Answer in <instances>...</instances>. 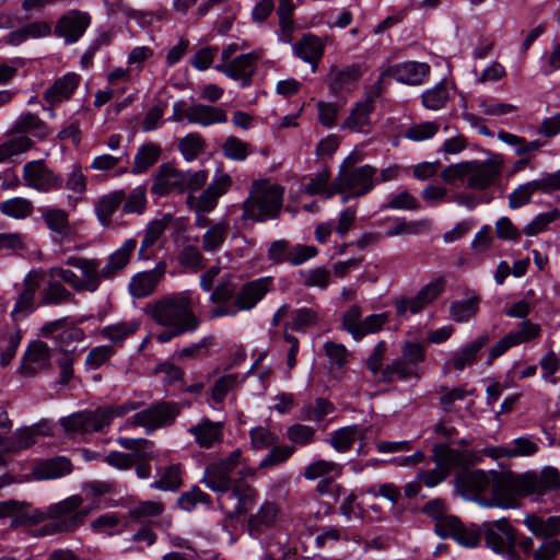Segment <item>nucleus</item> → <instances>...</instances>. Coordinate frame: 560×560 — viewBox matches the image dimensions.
<instances>
[{
	"mask_svg": "<svg viewBox=\"0 0 560 560\" xmlns=\"http://www.w3.org/2000/svg\"><path fill=\"white\" fill-rule=\"evenodd\" d=\"M37 433L38 429L35 427L16 430L11 436L4 438L3 453H18L31 447Z\"/></svg>",
	"mask_w": 560,
	"mask_h": 560,
	"instance_id": "c03bdc74",
	"label": "nucleus"
},
{
	"mask_svg": "<svg viewBox=\"0 0 560 560\" xmlns=\"http://www.w3.org/2000/svg\"><path fill=\"white\" fill-rule=\"evenodd\" d=\"M22 178L25 186L44 194L59 190L63 187L62 176L50 170L43 160L25 163Z\"/></svg>",
	"mask_w": 560,
	"mask_h": 560,
	"instance_id": "9b49d317",
	"label": "nucleus"
},
{
	"mask_svg": "<svg viewBox=\"0 0 560 560\" xmlns=\"http://www.w3.org/2000/svg\"><path fill=\"white\" fill-rule=\"evenodd\" d=\"M33 209V202L23 197H14L0 202V212L16 220L30 217Z\"/></svg>",
	"mask_w": 560,
	"mask_h": 560,
	"instance_id": "de8ad7c7",
	"label": "nucleus"
},
{
	"mask_svg": "<svg viewBox=\"0 0 560 560\" xmlns=\"http://www.w3.org/2000/svg\"><path fill=\"white\" fill-rule=\"evenodd\" d=\"M381 209L416 211L420 209V203L408 190H401L398 194L389 195Z\"/></svg>",
	"mask_w": 560,
	"mask_h": 560,
	"instance_id": "5fc2aeb1",
	"label": "nucleus"
},
{
	"mask_svg": "<svg viewBox=\"0 0 560 560\" xmlns=\"http://www.w3.org/2000/svg\"><path fill=\"white\" fill-rule=\"evenodd\" d=\"M81 82V77L74 72H68L57 79L44 92V98L50 105H57L68 101Z\"/></svg>",
	"mask_w": 560,
	"mask_h": 560,
	"instance_id": "b1692460",
	"label": "nucleus"
},
{
	"mask_svg": "<svg viewBox=\"0 0 560 560\" xmlns=\"http://www.w3.org/2000/svg\"><path fill=\"white\" fill-rule=\"evenodd\" d=\"M278 516V509L276 504L266 502L261 505L258 513L249 518V528L259 532L262 527L271 526Z\"/></svg>",
	"mask_w": 560,
	"mask_h": 560,
	"instance_id": "e2e57ef3",
	"label": "nucleus"
},
{
	"mask_svg": "<svg viewBox=\"0 0 560 560\" xmlns=\"http://www.w3.org/2000/svg\"><path fill=\"white\" fill-rule=\"evenodd\" d=\"M295 7L292 0H279L277 15L279 19V31L277 32L278 38L284 44H290L295 31L293 21V12Z\"/></svg>",
	"mask_w": 560,
	"mask_h": 560,
	"instance_id": "ea45409f",
	"label": "nucleus"
},
{
	"mask_svg": "<svg viewBox=\"0 0 560 560\" xmlns=\"http://www.w3.org/2000/svg\"><path fill=\"white\" fill-rule=\"evenodd\" d=\"M147 206V189L144 186L133 188L122 203V211L126 214H141Z\"/></svg>",
	"mask_w": 560,
	"mask_h": 560,
	"instance_id": "0e129e2a",
	"label": "nucleus"
},
{
	"mask_svg": "<svg viewBox=\"0 0 560 560\" xmlns=\"http://www.w3.org/2000/svg\"><path fill=\"white\" fill-rule=\"evenodd\" d=\"M202 481L212 491L229 493L237 500L235 510L241 513L253 500L255 490L243 481H233L230 474L224 471L215 462L209 464L203 472Z\"/></svg>",
	"mask_w": 560,
	"mask_h": 560,
	"instance_id": "6e6552de",
	"label": "nucleus"
},
{
	"mask_svg": "<svg viewBox=\"0 0 560 560\" xmlns=\"http://www.w3.org/2000/svg\"><path fill=\"white\" fill-rule=\"evenodd\" d=\"M241 378L237 373H230L220 376L213 384L211 399L215 404H222L228 394L238 387Z\"/></svg>",
	"mask_w": 560,
	"mask_h": 560,
	"instance_id": "3c124183",
	"label": "nucleus"
},
{
	"mask_svg": "<svg viewBox=\"0 0 560 560\" xmlns=\"http://www.w3.org/2000/svg\"><path fill=\"white\" fill-rule=\"evenodd\" d=\"M487 546L506 560H521L515 550L517 532L506 518L485 522L482 524Z\"/></svg>",
	"mask_w": 560,
	"mask_h": 560,
	"instance_id": "9d476101",
	"label": "nucleus"
},
{
	"mask_svg": "<svg viewBox=\"0 0 560 560\" xmlns=\"http://www.w3.org/2000/svg\"><path fill=\"white\" fill-rule=\"evenodd\" d=\"M231 185L232 179L230 175L219 174L213 177L207 188L199 195L188 192L186 206L189 210L211 212L217 208L219 199L230 189Z\"/></svg>",
	"mask_w": 560,
	"mask_h": 560,
	"instance_id": "f8f14e48",
	"label": "nucleus"
},
{
	"mask_svg": "<svg viewBox=\"0 0 560 560\" xmlns=\"http://www.w3.org/2000/svg\"><path fill=\"white\" fill-rule=\"evenodd\" d=\"M262 55V49H256L237 56L228 63H218L214 68L228 78L241 81L242 86H248L255 73L254 66L261 59Z\"/></svg>",
	"mask_w": 560,
	"mask_h": 560,
	"instance_id": "2eb2a0df",
	"label": "nucleus"
},
{
	"mask_svg": "<svg viewBox=\"0 0 560 560\" xmlns=\"http://www.w3.org/2000/svg\"><path fill=\"white\" fill-rule=\"evenodd\" d=\"M136 247L137 241L135 238H128L119 248L109 255L106 264L103 266V276L105 280L114 279L126 268Z\"/></svg>",
	"mask_w": 560,
	"mask_h": 560,
	"instance_id": "bb28decb",
	"label": "nucleus"
},
{
	"mask_svg": "<svg viewBox=\"0 0 560 560\" xmlns=\"http://www.w3.org/2000/svg\"><path fill=\"white\" fill-rule=\"evenodd\" d=\"M343 466L332 460L315 459L304 467L302 476L306 480L330 479L341 477Z\"/></svg>",
	"mask_w": 560,
	"mask_h": 560,
	"instance_id": "c9c22d12",
	"label": "nucleus"
},
{
	"mask_svg": "<svg viewBox=\"0 0 560 560\" xmlns=\"http://www.w3.org/2000/svg\"><path fill=\"white\" fill-rule=\"evenodd\" d=\"M499 174L500 171L494 163L469 161L467 187L476 190L486 189L494 183Z\"/></svg>",
	"mask_w": 560,
	"mask_h": 560,
	"instance_id": "393cba45",
	"label": "nucleus"
},
{
	"mask_svg": "<svg viewBox=\"0 0 560 560\" xmlns=\"http://www.w3.org/2000/svg\"><path fill=\"white\" fill-rule=\"evenodd\" d=\"M66 265L77 268L80 271L81 277H79V281L81 292L94 293L100 289L102 280H105L103 267L101 268V262L96 258L70 256L67 258Z\"/></svg>",
	"mask_w": 560,
	"mask_h": 560,
	"instance_id": "dca6fc26",
	"label": "nucleus"
},
{
	"mask_svg": "<svg viewBox=\"0 0 560 560\" xmlns=\"http://www.w3.org/2000/svg\"><path fill=\"white\" fill-rule=\"evenodd\" d=\"M51 350L43 341H33L24 352L20 373L24 377H33L50 366Z\"/></svg>",
	"mask_w": 560,
	"mask_h": 560,
	"instance_id": "f3484780",
	"label": "nucleus"
},
{
	"mask_svg": "<svg viewBox=\"0 0 560 560\" xmlns=\"http://www.w3.org/2000/svg\"><path fill=\"white\" fill-rule=\"evenodd\" d=\"M524 525L537 538L549 540L560 532V517L550 516L544 520L536 514H529L524 518Z\"/></svg>",
	"mask_w": 560,
	"mask_h": 560,
	"instance_id": "473e14b6",
	"label": "nucleus"
},
{
	"mask_svg": "<svg viewBox=\"0 0 560 560\" xmlns=\"http://www.w3.org/2000/svg\"><path fill=\"white\" fill-rule=\"evenodd\" d=\"M125 198L126 192L122 189L110 191L98 198L95 202L94 211L98 221L103 225H108L110 223L112 215L119 206L122 205Z\"/></svg>",
	"mask_w": 560,
	"mask_h": 560,
	"instance_id": "72a5a7b5",
	"label": "nucleus"
},
{
	"mask_svg": "<svg viewBox=\"0 0 560 560\" xmlns=\"http://www.w3.org/2000/svg\"><path fill=\"white\" fill-rule=\"evenodd\" d=\"M182 486V469L179 464H172L163 469L160 479L150 485L161 491H177Z\"/></svg>",
	"mask_w": 560,
	"mask_h": 560,
	"instance_id": "09e8293b",
	"label": "nucleus"
},
{
	"mask_svg": "<svg viewBox=\"0 0 560 560\" xmlns=\"http://www.w3.org/2000/svg\"><path fill=\"white\" fill-rule=\"evenodd\" d=\"M139 328L140 322L136 319L124 320L105 326L100 334L114 346L121 347L125 340L135 335Z\"/></svg>",
	"mask_w": 560,
	"mask_h": 560,
	"instance_id": "58836bf2",
	"label": "nucleus"
},
{
	"mask_svg": "<svg viewBox=\"0 0 560 560\" xmlns=\"http://www.w3.org/2000/svg\"><path fill=\"white\" fill-rule=\"evenodd\" d=\"M43 279L44 272L42 270H32L26 275L23 282V290L19 294L11 312L13 318H16L19 315H27L34 311L35 295Z\"/></svg>",
	"mask_w": 560,
	"mask_h": 560,
	"instance_id": "aec40b11",
	"label": "nucleus"
},
{
	"mask_svg": "<svg viewBox=\"0 0 560 560\" xmlns=\"http://www.w3.org/2000/svg\"><path fill=\"white\" fill-rule=\"evenodd\" d=\"M475 389H467L465 386L448 388L442 386L440 393V405L445 412H451L456 401L464 400L467 396H474Z\"/></svg>",
	"mask_w": 560,
	"mask_h": 560,
	"instance_id": "13d9d810",
	"label": "nucleus"
},
{
	"mask_svg": "<svg viewBox=\"0 0 560 560\" xmlns=\"http://www.w3.org/2000/svg\"><path fill=\"white\" fill-rule=\"evenodd\" d=\"M360 78V70L357 66L346 68L331 67L329 72V90L334 96H341L354 90Z\"/></svg>",
	"mask_w": 560,
	"mask_h": 560,
	"instance_id": "a878e982",
	"label": "nucleus"
},
{
	"mask_svg": "<svg viewBox=\"0 0 560 560\" xmlns=\"http://www.w3.org/2000/svg\"><path fill=\"white\" fill-rule=\"evenodd\" d=\"M478 311V299L470 298L462 301H455L451 304L450 313L457 323H465L472 318Z\"/></svg>",
	"mask_w": 560,
	"mask_h": 560,
	"instance_id": "680f3d73",
	"label": "nucleus"
},
{
	"mask_svg": "<svg viewBox=\"0 0 560 560\" xmlns=\"http://www.w3.org/2000/svg\"><path fill=\"white\" fill-rule=\"evenodd\" d=\"M456 477V483L459 490L467 497H476L485 492L490 487L491 476L483 470H468L467 468H459Z\"/></svg>",
	"mask_w": 560,
	"mask_h": 560,
	"instance_id": "4be33fe9",
	"label": "nucleus"
},
{
	"mask_svg": "<svg viewBox=\"0 0 560 560\" xmlns=\"http://www.w3.org/2000/svg\"><path fill=\"white\" fill-rule=\"evenodd\" d=\"M192 305V292L183 291L158 300L148 306L147 313L162 327H175L194 332L200 326V318L195 314Z\"/></svg>",
	"mask_w": 560,
	"mask_h": 560,
	"instance_id": "f257e3e1",
	"label": "nucleus"
},
{
	"mask_svg": "<svg viewBox=\"0 0 560 560\" xmlns=\"http://www.w3.org/2000/svg\"><path fill=\"white\" fill-rule=\"evenodd\" d=\"M230 231V225L226 221H220L209 226L202 235L201 244L206 253H215L224 244Z\"/></svg>",
	"mask_w": 560,
	"mask_h": 560,
	"instance_id": "37998d69",
	"label": "nucleus"
},
{
	"mask_svg": "<svg viewBox=\"0 0 560 560\" xmlns=\"http://www.w3.org/2000/svg\"><path fill=\"white\" fill-rule=\"evenodd\" d=\"M33 141L28 136L13 133L0 144V163L7 161L13 155L28 151L33 147Z\"/></svg>",
	"mask_w": 560,
	"mask_h": 560,
	"instance_id": "a18cd8bd",
	"label": "nucleus"
},
{
	"mask_svg": "<svg viewBox=\"0 0 560 560\" xmlns=\"http://www.w3.org/2000/svg\"><path fill=\"white\" fill-rule=\"evenodd\" d=\"M83 499L81 495L74 494L71 497H68L67 499L50 505V515L51 518H59L62 516H68L67 520H69L72 515L75 513H79L84 509H80L82 506ZM86 511L90 512V509H86Z\"/></svg>",
	"mask_w": 560,
	"mask_h": 560,
	"instance_id": "052dcab7",
	"label": "nucleus"
},
{
	"mask_svg": "<svg viewBox=\"0 0 560 560\" xmlns=\"http://www.w3.org/2000/svg\"><path fill=\"white\" fill-rule=\"evenodd\" d=\"M208 180V172L182 171L171 163L161 164L154 176L151 186V194L158 197H164L172 192L185 194L200 190Z\"/></svg>",
	"mask_w": 560,
	"mask_h": 560,
	"instance_id": "20e7f679",
	"label": "nucleus"
},
{
	"mask_svg": "<svg viewBox=\"0 0 560 560\" xmlns=\"http://www.w3.org/2000/svg\"><path fill=\"white\" fill-rule=\"evenodd\" d=\"M235 287L231 281L230 276L223 277L215 289L210 294V302L217 304L215 307L224 305H233L231 299L234 296Z\"/></svg>",
	"mask_w": 560,
	"mask_h": 560,
	"instance_id": "69168bd1",
	"label": "nucleus"
},
{
	"mask_svg": "<svg viewBox=\"0 0 560 560\" xmlns=\"http://www.w3.org/2000/svg\"><path fill=\"white\" fill-rule=\"evenodd\" d=\"M224 423L214 422L208 418H203L200 422L191 425L188 433L195 439L197 445L201 448H211L223 439Z\"/></svg>",
	"mask_w": 560,
	"mask_h": 560,
	"instance_id": "412c9836",
	"label": "nucleus"
},
{
	"mask_svg": "<svg viewBox=\"0 0 560 560\" xmlns=\"http://www.w3.org/2000/svg\"><path fill=\"white\" fill-rule=\"evenodd\" d=\"M190 117V124L202 127L225 124L228 121V114L222 107L201 103H192Z\"/></svg>",
	"mask_w": 560,
	"mask_h": 560,
	"instance_id": "2f4dec72",
	"label": "nucleus"
},
{
	"mask_svg": "<svg viewBox=\"0 0 560 560\" xmlns=\"http://www.w3.org/2000/svg\"><path fill=\"white\" fill-rule=\"evenodd\" d=\"M284 188L278 184L255 183L243 203V219L267 221L275 219L283 206Z\"/></svg>",
	"mask_w": 560,
	"mask_h": 560,
	"instance_id": "423d86ee",
	"label": "nucleus"
},
{
	"mask_svg": "<svg viewBox=\"0 0 560 560\" xmlns=\"http://www.w3.org/2000/svg\"><path fill=\"white\" fill-rule=\"evenodd\" d=\"M429 72L430 66L425 62L405 61L389 66L382 72V77H390L408 85H420Z\"/></svg>",
	"mask_w": 560,
	"mask_h": 560,
	"instance_id": "a211bd4d",
	"label": "nucleus"
},
{
	"mask_svg": "<svg viewBox=\"0 0 560 560\" xmlns=\"http://www.w3.org/2000/svg\"><path fill=\"white\" fill-rule=\"evenodd\" d=\"M329 179V173L322 171L310 179L304 186V191L311 196L319 195L323 199L328 200L334 195L339 194V190L335 189V179L331 183Z\"/></svg>",
	"mask_w": 560,
	"mask_h": 560,
	"instance_id": "49530a36",
	"label": "nucleus"
},
{
	"mask_svg": "<svg viewBox=\"0 0 560 560\" xmlns=\"http://www.w3.org/2000/svg\"><path fill=\"white\" fill-rule=\"evenodd\" d=\"M172 221V215L166 214L160 220H154L150 222L144 231V236L141 242V246L139 248V258L140 259H149L152 255L151 247L155 245L158 240L162 236V234L167 229L168 224Z\"/></svg>",
	"mask_w": 560,
	"mask_h": 560,
	"instance_id": "f704fd0d",
	"label": "nucleus"
},
{
	"mask_svg": "<svg viewBox=\"0 0 560 560\" xmlns=\"http://www.w3.org/2000/svg\"><path fill=\"white\" fill-rule=\"evenodd\" d=\"M74 302V294L55 279H51L40 293L42 305H63Z\"/></svg>",
	"mask_w": 560,
	"mask_h": 560,
	"instance_id": "a19ab883",
	"label": "nucleus"
},
{
	"mask_svg": "<svg viewBox=\"0 0 560 560\" xmlns=\"http://www.w3.org/2000/svg\"><path fill=\"white\" fill-rule=\"evenodd\" d=\"M162 149L158 143L147 142L139 147L133 158L132 174H141L152 167L160 159Z\"/></svg>",
	"mask_w": 560,
	"mask_h": 560,
	"instance_id": "79ce46f5",
	"label": "nucleus"
},
{
	"mask_svg": "<svg viewBox=\"0 0 560 560\" xmlns=\"http://www.w3.org/2000/svg\"><path fill=\"white\" fill-rule=\"evenodd\" d=\"M424 359V347L417 342L407 341L401 347V355L392 360L381 371L378 382L389 384L410 380L419 381L421 378L419 365Z\"/></svg>",
	"mask_w": 560,
	"mask_h": 560,
	"instance_id": "0eeeda50",
	"label": "nucleus"
},
{
	"mask_svg": "<svg viewBox=\"0 0 560 560\" xmlns=\"http://www.w3.org/2000/svg\"><path fill=\"white\" fill-rule=\"evenodd\" d=\"M205 139L198 132L188 133L182 138L178 149L186 161L195 160L205 150Z\"/></svg>",
	"mask_w": 560,
	"mask_h": 560,
	"instance_id": "bf43d9fd",
	"label": "nucleus"
},
{
	"mask_svg": "<svg viewBox=\"0 0 560 560\" xmlns=\"http://www.w3.org/2000/svg\"><path fill=\"white\" fill-rule=\"evenodd\" d=\"M450 100V93L444 82H440L434 88L422 93V104L430 110L443 108Z\"/></svg>",
	"mask_w": 560,
	"mask_h": 560,
	"instance_id": "864d4df0",
	"label": "nucleus"
},
{
	"mask_svg": "<svg viewBox=\"0 0 560 560\" xmlns=\"http://www.w3.org/2000/svg\"><path fill=\"white\" fill-rule=\"evenodd\" d=\"M40 212L47 228L60 237L59 242L69 236L71 228L69 214L66 210L59 208H43Z\"/></svg>",
	"mask_w": 560,
	"mask_h": 560,
	"instance_id": "e433bc0d",
	"label": "nucleus"
},
{
	"mask_svg": "<svg viewBox=\"0 0 560 560\" xmlns=\"http://www.w3.org/2000/svg\"><path fill=\"white\" fill-rule=\"evenodd\" d=\"M490 341L489 334L485 332L474 341L456 351L450 363L456 371H463L465 368L472 365L477 361L478 352Z\"/></svg>",
	"mask_w": 560,
	"mask_h": 560,
	"instance_id": "c756f323",
	"label": "nucleus"
},
{
	"mask_svg": "<svg viewBox=\"0 0 560 560\" xmlns=\"http://www.w3.org/2000/svg\"><path fill=\"white\" fill-rule=\"evenodd\" d=\"M433 469L421 471L419 480L428 488L435 487L447 478L453 469L468 468L481 462V455L474 450L453 448L447 443H438L432 447Z\"/></svg>",
	"mask_w": 560,
	"mask_h": 560,
	"instance_id": "f03ea898",
	"label": "nucleus"
},
{
	"mask_svg": "<svg viewBox=\"0 0 560 560\" xmlns=\"http://www.w3.org/2000/svg\"><path fill=\"white\" fill-rule=\"evenodd\" d=\"M126 159V162H128V154L122 153L119 156H114L110 154H102L92 161L90 167L95 171H102V172H108L116 170V175H122L128 172L127 165L119 166L121 161Z\"/></svg>",
	"mask_w": 560,
	"mask_h": 560,
	"instance_id": "6e6d98bb",
	"label": "nucleus"
},
{
	"mask_svg": "<svg viewBox=\"0 0 560 560\" xmlns=\"http://www.w3.org/2000/svg\"><path fill=\"white\" fill-rule=\"evenodd\" d=\"M540 442L541 440L539 438H534L530 435H524L514 439L509 446L511 458L529 457L535 455L539 451Z\"/></svg>",
	"mask_w": 560,
	"mask_h": 560,
	"instance_id": "4d7b16f0",
	"label": "nucleus"
},
{
	"mask_svg": "<svg viewBox=\"0 0 560 560\" xmlns=\"http://www.w3.org/2000/svg\"><path fill=\"white\" fill-rule=\"evenodd\" d=\"M51 33H54V30H51V26L47 22L36 21L26 24L16 32L11 33L10 36L12 43L20 44L27 38L46 37Z\"/></svg>",
	"mask_w": 560,
	"mask_h": 560,
	"instance_id": "8fccbe9b",
	"label": "nucleus"
},
{
	"mask_svg": "<svg viewBox=\"0 0 560 560\" xmlns=\"http://www.w3.org/2000/svg\"><path fill=\"white\" fill-rule=\"evenodd\" d=\"M292 49L298 58L312 66L314 72L323 58L325 45L318 36L308 33L292 45Z\"/></svg>",
	"mask_w": 560,
	"mask_h": 560,
	"instance_id": "5701e85b",
	"label": "nucleus"
},
{
	"mask_svg": "<svg viewBox=\"0 0 560 560\" xmlns=\"http://www.w3.org/2000/svg\"><path fill=\"white\" fill-rule=\"evenodd\" d=\"M359 433L357 424L343 427L331 434L329 443L337 452L345 453L351 448Z\"/></svg>",
	"mask_w": 560,
	"mask_h": 560,
	"instance_id": "603ef678",
	"label": "nucleus"
},
{
	"mask_svg": "<svg viewBox=\"0 0 560 560\" xmlns=\"http://www.w3.org/2000/svg\"><path fill=\"white\" fill-rule=\"evenodd\" d=\"M322 320V314L318 307H300L290 315V322L285 329L293 331H306L308 328L317 326Z\"/></svg>",
	"mask_w": 560,
	"mask_h": 560,
	"instance_id": "4c0bfd02",
	"label": "nucleus"
},
{
	"mask_svg": "<svg viewBox=\"0 0 560 560\" xmlns=\"http://www.w3.org/2000/svg\"><path fill=\"white\" fill-rule=\"evenodd\" d=\"M32 472L37 480L57 479L71 472V463L59 456L36 464Z\"/></svg>",
	"mask_w": 560,
	"mask_h": 560,
	"instance_id": "7c9ffc66",
	"label": "nucleus"
},
{
	"mask_svg": "<svg viewBox=\"0 0 560 560\" xmlns=\"http://www.w3.org/2000/svg\"><path fill=\"white\" fill-rule=\"evenodd\" d=\"M222 151L225 158L234 161H244L250 153L248 143L234 136L225 139Z\"/></svg>",
	"mask_w": 560,
	"mask_h": 560,
	"instance_id": "338daca9",
	"label": "nucleus"
},
{
	"mask_svg": "<svg viewBox=\"0 0 560 560\" xmlns=\"http://www.w3.org/2000/svg\"><path fill=\"white\" fill-rule=\"evenodd\" d=\"M179 413V408L174 402H161L135 413L130 423L143 427L148 432L171 424Z\"/></svg>",
	"mask_w": 560,
	"mask_h": 560,
	"instance_id": "4468645a",
	"label": "nucleus"
},
{
	"mask_svg": "<svg viewBox=\"0 0 560 560\" xmlns=\"http://www.w3.org/2000/svg\"><path fill=\"white\" fill-rule=\"evenodd\" d=\"M272 280L269 277L258 278L248 281L242 285L235 295L233 305L213 307L210 313L211 318L235 316L238 312H246L254 308L258 302L270 291Z\"/></svg>",
	"mask_w": 560,
	"mask_h": 560,
	"instance_id": "1a4fd4ad",
	"label": "nucleus"
},
{
	"mask_svg": "<svg viewBox=\"0 0 560 560\" xmlns=\"http://www.w3.org/2000/svg\"><path fill=\"white\" fill-rule=\"evenodd\" d=\"M374 109L373 101L366 98L355 104L349 116L341 125V129L351 132H368L371 127V114Z\"/></svg>",
	"mask_w": 560,
	"mask_h": 560,
	"instance_id": "cd10ccee",
	"label": "nucleus"
},
{
	"mask_svg": "<svg viewBox=\"0 0 560 560\" xmlns=\"http://www.w3.org/2000/svg\"><path fill=\"white\" fill-rule=\"evenodd\" d=\"M541 327L538 324L532 323L528 319L518 324L516 330L509 332L515 346L529 342L540 336Z\"/></svg>",
	"mask_w": 560,
	"mask_h": 560,
	"instance_id": "774afa93",
	"label": "nucleus"
},
{
	"mask_svg": "<svg viewBox=\"0 0 560 560\" xmlns=\"http://www.w3.org/2000/svg\"><path fill=\"white\" fill-rule=\"evenodd\" d=\"M358 161L359 158L350 154L343 161L335 177V189L339 190V192L350 191L349 196L342 197V203L348 202L350 197L359 198L366 196L377 185V170L370 164L355 166Z\"/></svg>",
	"mask_w": 560,
	"mask_h": 560,
	"instance_id": "39448f33",
	"label": "nucleus"
},
{
	"mask_svg": "<svg viewBox=\"0 0 560 560\" xmlns=\"http://www.w3.org/2000/svg\"><path fill=\"white\" fill-rule=\"evenodd\" d=\"M491 498L478 499L483 508H513L518 495L534 494L537 482L534 476H515L508 472L490 471Z\"/></svg>",
	"mask_w": 560,
	"mask_h": 560,
	"instance_id": "7ed1b4c3",
	"label": "nucleus"
},
{
	"mask_svg": "<svg viewBox=\"0 0 560 560\" xmlns=\"http://www.w3.org/2000/svg\"><path fill=\"white\" fill-rule=\"evenodd\" d=\"M92 23L89 12L71 9L65 12L54 26V35L63 39L66 45L80 40Z\"/></svg>",
	"mask_w": 560,
	"mask_h": 560,
	"instance_id": "ddd939ff",
	"label": "nucleus"
},
{
	"mask_svg": "<svg viewBox=\"0 0 560 560\" xmlns=\"http://www.w3.org/2000/svg\"><path fill=\"white\" fill-rule=\"evenodd\" d=\"M164 262L158 264L152 270L138 272L131 277L128 291L135 299H144L152 294L165 273Z\"/></svg>",
	"mask_w": 560,
	"mask_h": 560,
	"instance_id": "6ab92c4d",
	"label": "nucleus"
},
{
	"mask_svg": "<svg viewBox=\"0 0 560 560\" xmlns=\"http://www.w3.org/2000/svg\"><path fill=\"white\" fill-rule=\"evenodd\" d=\"M13 133L31 136L37 139H45L49 136V128L38 115L22 113L12 126Z\"/></svg>",
	"mask_w": 560,
	"mask_h": 560,
	"instance_id": "c85d7f7f",
	"label": "nucleus"
}]
</instances>
